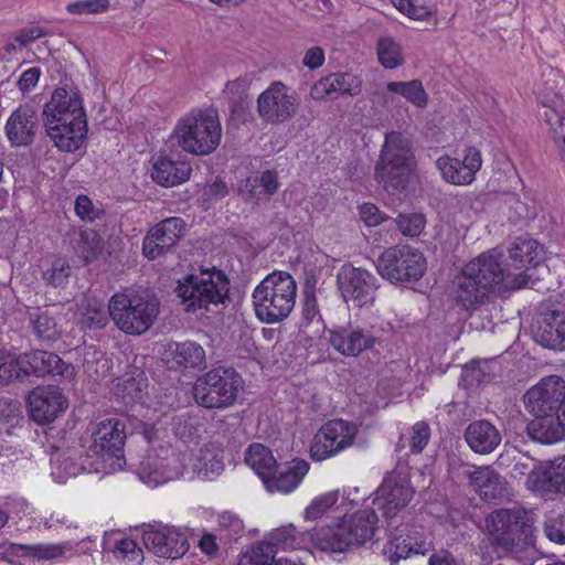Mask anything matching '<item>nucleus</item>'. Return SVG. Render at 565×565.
<instances>
[{
    "mask_svg": "<svg viewBox=\"0 0 565 565\" xmlns=\"http://www.w3.org/2000/svg\"><path fill=\"white\" fill-rule=\"evenodd\" d=\"M218 524L228 529L233 534H239L244 530L242 520L232 512L225 511L218 515Z\"/></svg>",
    "mask_w": 565,
    "mask_h": 565,
    "instance_id": "obj_61",
    "label": "nucleus"
},
{
    "mask_svg": "<svg viewBox=\"0 0 565 565\" xmlns=\"http://www.w3.org/2000/svg\"><path fill=\"white\" fill-rule=\"evenodd\" d=\"M533 416L534 419L527 424V434L533 440L553 444L564 437L565 431L561 425L558 414Z\"/></svg>",
    "mask_w": 565,
    "mask_h": 565,
    "instance_id": "obj_35",
    "label": "nucleus"
},
{
    "mask_svg": "<svg viewBox=\"0 0 565 565\" xmlns=\"http://www.w3.org/2000/svg\"><path fill=\"white\" fill-rule=\"evenodd\" d=\"M415 170L416 159L411 138L398 131L387 132L375 163V180L386 192L396 194L407 189Z\"/></svg>",
    "mask_w": 565,
    "mask_h": 565,
    "instance_id": "obj_2",
    "label": "nucleus"
},
{
    "mask_svg": "<svg viewBox=\"0 0 565 565\" xmlns=\"http://www.w3.org/2000/svg\"><path fill=\"white\" fill-rule=\"evenodd\" d=\"M242 384V377L234 369L217 367L195 381L193 395L200 406L224 408L235 402Z\"/></svg>",
    "mask_w": 565,
    "mask_h": 565,
    "instance_id": "obj_9",
    "label": "nucleus"
},
{
    "mask_svg": "<svg viewBox=\"0 0 565 565\" xmlns=\"http://www.w3.org/2000/svg\"><path fill=\"white\" fill-rule=\"evenodd\" d=\"M309 471V463L302 459H294L288 462L278 475H270L265 479V487L268 491L289 493L295 490Z\"/></svg>",
    "mask_w": 565,
    "mask_h": 565,
    "instance_id": "obj_31",
    "label": "nucleus"
},
{
    "mask_svg": "<svg viewBox=\"0 0 565 565\" xmlns=\"http://www.w3.org/2000/svg\"><path fill=\"white\" fill-rule=\"evenodd\" d=\"M277 173L274 171H265L259 177L247 180L246 186H249V193L252 198L262 200L263 198L268 199L278 189Z\"/></svg>",
    "mask_w": 565,
    "mask_h": 565,
    "instance_id": "obj_41",
    "label": "nucleus"
},
{
    "mask_svg": "<svg viewBox=\"0 0 565 565\" xmlns=\"http://www.w3.org/2000/svg\"><path fill=\"white\" fill-rule=\"evenodd\" d=\"M537 100L544 108L543 117L550 126L559 154L565 158V104L556 92V81H544L536 90Z\"/></svg>",
    "mask_w": 565,
    "mask_h": 565,
    "instance_id": "obj_18",
    "label": "nucleus"
},
{
    "mask_svg": "<svg viewBox=\"0 0 565 565\" xmlns=\"http://www.w3.org/2000/svg\"><path fill=\"white\" fill-rule=\"evenodd\" d=\"M41 71L38 67H31L22 73L18 81V87L21 92L25 93L33 88L40 78Z\"/></svg>",
    "mask_w": 565,
    "mask_h": 565,
    "instance_id": "obj_62",
    "label": "nucleus"
},
{
    "mask_svg": "<svg viewBox=\"0 0 565 565\" xmlns=\"http://www.w3.org/2000/svg\"><path fill=\"white\" fill-rule=\"evenodd\" d=\"M36 127V111L30 105H22L9 117L6 134L12 146H29L34 139Z\"/></svg>",
    "mask_w": 565,
    "mask_h": 565,
    "instance_id": "obj_24",
    "label": "nucleus"
},
{
    "mask_svg": "<svg viewBox=\"0 0 565 565\" xmlns=\"http://www.w3.org/2000/svg\"><path fill=\"white\" fill-rule=\"evenodd\" d=\"M414 494L407 475L402 470L391 471L379 487L374 504L388 521H397V514L407 507Z\"/></svg>",
    "mask_w": 565,
    "mask_h": 565,
    "instance_id": "obj_15",
    "label": "nucleus"
},
{
    "mask_svg": "<svg viewBox=\"0 0 565 565\" xmlns=\"http://www.w3.org/2000/svg\"><path fill=\"white\" fill-rule=\"evenodd\" d=\"M125 440V424L117 418H107L98 423L93 431L92 449L96 455L114 458L121 467Z\"/></svg>",
    "mask_w": 565,
    "mask_h": 565,
    "instance_id": "obj_22",
    "label": "nucleus"
},
{
    "mask_svg": "<svg viewBox=\"0 0 565 565\" xmlns=\"http://www.w3.org/2000/svg\"><path fill=\"white\" fill-rule=\"evenodd\" d=\"M379 518L373 510L356 511L334 527L327 526L311 535L316 546L324 552H344L351 546H362L370 541L376 529Z\"/></svg>",
    "mask_w": 565,
    "mask_h": 565,
    "instance_id": "obj_6",
    "label": "nucleus"
},
{
    "mask_svg": "<svg viewBox=\"0 0 565 565\" xmlns=\"http://www.w3.org/2000/svg\"><path fill=\"white\" fill-rule=\"evenodd\" d=\"M361 90V83L352 74L335 73L319 79L310 90L313 99H323L332 94L358 95Z\"/></svg>",
    "mask_w": 565,
    "mask_h": 565,
    "instance_id": "obj_30",
    "label": "nucleus"
},
{
    "mask_svg": "<svg viewBox=\"0 0 565 565\" xmlns=\"http://www.w3.org/2000/svg\"><path fill=\"white\" fill-rule=\"evenodd\" d=\"M376 281L374 275L351 264L342 265L337 274V285L343 300L358 308L373 303Z\"/></svg>",
    "mask_w": 565,
    "mask_h": 565,
    "instance_id": "obj_13",
    "label": "nucleus"
},
{
    "mask_svg": "<svg viewBox=\"0 0 565 565\" xmlns=\"http://www.w3.org/2000/svg\"><path fill=\"white\" fill-rule=\"evenodd\" d=\"M142 541L154 555L171 559L182 557L190 546L185 534L169 525H149L142 533Z\"/></svg>",
    "mask_w": 565,
    "mask_h": 565,
    "instance_id": "obj_19",
    "label": "nucleus"
},
{
    "mask_svg": "<svg viewBox=\"0 0 565 565\" xmlns=\"http://www.w3.org/2000/svg\"><path fill=\"white\" fill-rule=\"evenodd\" d=\"M319 313L317 299L313 291L306 290L302 306V316L310 323Z\"/></svg>",
    "mask_w": 565,
    "mask_h": 565,
    "instance_id": "obj_63",
    "label": "nucleus"
},
{
    "mask_svg": "<svg viewBox=\"0 0 565 565\" xmlns=\"http://www.w3.org/2000/svg\"><path fill=\"white\" fill-rule=\"evenodd\" d=\"M33 330L39 339L53 340L58 334L55 319L47 312H39L31 316Z\"/></svg>",
    "mask_w": 565,
    "mask_h": 565,
    "instance_id": "obj_48",
    "label": "nucleus"
},
{
    "mask_svg": "<svg viewBox=\"0 0 565 565\" xmlns=\"http://www.w3.org/2000/svg\"><path fill=\"white\" fill-rule=\"evenodd\" d=\"M28 408L35 423L45 425L67 408V399L57 386H36L28 396Z\"/></svg>",
    "mask_w": 565,
    "mask_h": 565,
    "instance_id": "obj_21",
    "label": "nucleus"
},
{
    "mask_svg": "<svg viewBox=\"0 0 565 565\" xmlns=\"http://www.w3.org/2000/svg\"><path fill=\"white\" fill-rule=\"evenodd\" d=\"M376 53L385 68H396L403 63L401 46L391 38L384 36L377 41Z\"/></svg>",
    "mask_w": 565,
    "mask_h": 565,
    "instance_id": "obj_43",
    "label": "nucleus"
},
{
    "mask_svg": "<svg viewBox=\"0 0 565 565\" xmlns=\"http://www.w3.org/2000/svg\"><path fill=\"white\" fill-rule=\"evenodd\" d=\"M388 541L383 547V555L391 565L397 564L412 555H425L433 550V541L417 525L388 521L386 523Z\"/></svg>",
    "mask_w": 565,
    "mask_h": 565,
    "instance_id": "obj_10",
    "label": "nucleus"
},
{
    "mask_svg": "<svg viewBox=\"0 0 565 565\" xmlns=\"http://www.w3.org/2000/svg\"><path fill=\"white\" fill-rule=\"evenodd\" d=\"M71 276V267L63 259H56L52 266L43 271V279L47 285L61 287L66 284Z\"/></svg>",
    "mask_w": 565,
    "mask_h": 565,
    "instance_id": "obj_51",
    "label": "nucleus"
},
{
    "mask_svg": "<svg viewBox=\"0 0 565 565\" xmlns=\"http://www.w3.org/2000/svg\"><path fill=\"white\" fill-rule=\"evenodd\" d=\"M323 62L324 51L320 46H312L307 50L302 60V64L310 70L320 67Z\"/></svg>",
    "mask_w": 565,
    "mask_h": 565,
    "instance_id": "obj_64",
    "label": "nucleus"
},
{
    "mask_svg": "<svg viewBox=\"0 0 565 565\" xmlns=\"http://www.w3.org/2000/svg\"><path fill=\"white\" fill-rule=\"evenodd\" d=\"M513 461L514 463L511 470L512 477L522 478L527 476L525 484L527 489H530L531 476L535 472H540L544 467L539 466L533 458L521 454L514 456Z\"/></svg>",
    "mask_w": 565,
    "mask_h": 565,
    "instance_id": "obj_50",
    "label": "nucleus"
},
{
    "mask_svg": "<svg viewBox=\"0 0 565 565\" xmlns=\"http://www.w3.org/2000/svg\"><path fill=\"white\" fill-rule=\"evenodd\" d=\"M339 499L338 491L327 492L317 497L305 510L307 520H316L323 515V513L333 507Z\"/></svg>",
    "mask_w": 565,
    "mask_h": 565,
    "instance_id": "obj_49",
    "label": "nucleus"
},
{
    "mask_svg": "<svg viewBox=\"0 0 565 565\" xmlns=\"http://www.w3.org/2000/svg\"><path fill=\"white\" fill-rule=\"evenodd\" d=\"M52 463V476L60 483L66 482L70 477L78 475L83 469L82 465L76 462L74 458L65 456L64 454L57 455Z\"/></svg>",
    "mask_w": 565,
    "mask_h": 565,
    "instance_id": "obj_46",
    "label": "nucleus"
},
{
    "mask_svg": "<svg viewBox=\"0 0 565 565\" xmlns=\"http://www.w3.org/2000/svg\"><path fill=\"white\" fill-rule=\"evenodd\" d=\"M356 427L343 419L327 422L315 435L310 445L313 460L322 461L353 445Z\"/></svg>",
    "mask_w": 565,
    "mask_h": 565,
    "instance_id": "obj_14",
    "label": "nucleus"
},
{
    "mask_svg": "<svg viewBox=\"0 0 565 565\" xmlns=\"http://www.w3.org/2000/svg\"><path fill=\"white\" fill-rule=\"evenodd\" d=\"M109 0H78L66 6L72 14H96L109 9Z\"/></svg>",
    "mask_w": 565,
    "mask_h": 565,
    "instance_id": "obj_52",
    "label": "nucleus"
},
{
    "mask_svg": "<svg viewBox=\"0 0 565 565\" xmlns=\"http://www.w3.org/2000/svg\"><path fill=\"white\" fill-rule=\"evenodd\" d=\"M430 437V428L425 422H418L412 426L408 436L402 435L399 438L398 448L406 447V441L412 452L419 454L426 447Z\"/></svg>",
    "mask_w": 565,
    "mask_h": 565,
    "instance_id": "obj_42",
    "label": "nucleus"
},
{
    "mask_svg": "<svg viewBox=\"0 0 565 565\" xmlns=\"http://www.w3.org/2000/svg\"><path fill=\"white\" fill-rule=\"evenodd\" d=\"M297 285L291 275L275 271L267 275L253 292L257 318L266 323L286 319L296 303Z\"/></svg>",
    "mask_w": 565,
    "mask_h": 565,
    "instance_id": "obj_4",
    "label": "nucleus"
},
{
    "mask_svg": "<svg viewBox=\"0 0 565 565\" xmlns=\"http://www.w3.org/2000/svg\"><path fill=\"white\" fill-rule=\"evenodd\" d=\"M379 274L392 282L415 281L423 277L426 259L423 254L408 246H393L379 257Z\"/></svg>",
    "mask_w": 565,
    "mask_h": 565,
    "instance_id": "obj_11",
    "label": "nucleus"
},
{
    "mask_svg": "<svg viewBox=\"0 0 565 565\" xmlns=\"http://www.w3.org/2000/svg\"><path fill=\"white\" fill-rule=\"evenodd\" d=\"M72 108L77 110L84 109L82 99L77 92L67 90L65 88H56L46 103L43 110V120L57 118L66 113L73 111Z\"/></svg>",
    "mask_w": 565,
    "mask_h": 565,
    "instance_id": "obj_36",
    "label": "nucleus"
},
{
    "mask_svg": "<svg viewBox=\"0 0 565 565\" xmlns=\"http://www.w3.org/2000/svg\"><path fill=\"white\" fill-rule=\"evenodd\" d=\"M394 222L405 236H418L425 227V217L422 214H401Z\"/></svg>",
    "mask_w": 565,
    "mask_h": 565,
    "instance_id": "obj_53",
    "label": "nucleus"
},
{
    "mask_svg": "<svg viewBox=\"0 0 565 565\" xmlns=\"http://www.w3.org/2000/svg\"><path fill=\"white\" fill-rule=\"evenodd\" d=\"M298 98L282 82H273L257 98L259 117L271 125L290 120L297 113Z\"/></svg>",
    "mask_w": 565,
    "mask_h": 565,
    "instance_id": "obj_12",
    "label": "nucleus"
},
{
    "mask_svg": "<svg viewBox=\"0 0 565 565\" xmlns=\"http://www.w3.org/2000/svg\"><path fill=\"white\" fill-rule=\"evenodd\" d=\"M252 82V75H242L226 83L224 94H226L234 103H242L247 95V90L249 89Z\"/></svg>",
    "mask_w": 565,
    "mask_h": 565,
    "instance_id": "obj_54",
    "label": "nucleus"
},
{
    "mask_svg": "<svg viewBox=\"0 0 565 565\" xmlns=\"http://www.w3.org/2000/svg\"><path fill=\"white\" fill-rule=\"evenodd\" d=\"M75 211L82 220L93 221L96 218V211L93 202L87 195L77 196L75 201Z\"/></svg>",
    "mask_w": 565,
    "mask_h": 565,
    "instance_id": "obj_60",
    "label": "nucleus"
},
{
    "mask_svg": "<svg viewBox=\"0 0 565 565\" xmlns=\"http://www.w3.org/2000/svg\"><path fill=\"white\" fill-rule=\"evenodd\" d=\"M386 89L403 96L417 107H425L427 105V95L422 82L418 79L409 82H390L386 85Z\"/></svg>",
    "mask_w": 565,
    "mask_h": 565,
    "instance_id": "obj_39",
    "label": "nucleus"
},
{
    "mask_svg": "<svg viewBox=\"0 0 565 565\" xmlns=\"http://www.w3.org/2000/svg\"><path fill=\"white\" fill-rule=\"evenodd\" d=\"M228 291L230 281L221 270L189 275L177 287L178 297L188 312L207 310L211 305L223 303Z\"/></svg>",
    "mask_w": 565,
    "mask_h": 565,
    "instance_id": "obj_8",
    "label": "nucleus"
},
{
    "mask_svg": "<svg viewBox=\"0 0 565 565\" xmlns=\"http://www.w3.org/2000/svg\"><path fill=\"white\" fill-rule=\"evenodd\" d=\"M297 536V529L292 524H288L273 530L268 535V540L257 542L256 544H268L271 547L274 563L276 556V547L281 546L282 548H292L296 544Z\"/></svg>",
    "mask_w": 565,
    "mask_h": 565,
    "instance_id": "obj_44",
    "label": "nucleus"
},
{
    "mask_svg": "<svg viewBox=\"0 0 565 565\" xmlns=\"http://www.w3.org/2000/svg\"><path fill=\"white\" fill-rule=\"evenodd\" d=\"M534 338L550 349L565 348V311L552 309L542 312L533 330Z\"/></svg>",
    "mask_w": 565,
    "mask_h": 565,
    "instance_id": "obj_23",
    "label": "nucleus"
},
{
    "mask_svg": "<svg viewBox=\"0 0 565 565\" xmlns=\"http://www.w3.org/2000/svg\"><path fill=\"white\" fill-rule=\"evenodd\" d=\"M530 490L542 493L565 492V459L551 465L531 476Z\"/></svg>",
    "mask_w": 565,
    "mask_h": 565,
    "instance_id": "obj_33",
    "label": "nucleus"
},
{
    "mask_svg": "<svg viewBox=\"0 0 565 565\" xmlns=\"http://www.w3.org/2000/svg\"><path fill=\"white\" fill-rule=\"evenodd\" d=\"M23 358L28 377L31 375L41 377L47 374H57L64 379H72L74 375L73 366L65 363L53 352L35 350L23 353Z\"/></svg>",
    "mask_w": 565,
    "mask_h": 565,
    "instance_id": "obj_25",
    "label": "nucleus"
},
{
    "mask_svg": "<svg viewBox=\"0 0 565 565\" xmlns=\"http://www.w3.org/2000/svg\"><path fill=\"white\" fill-rule=\"evenodd\" d=\"M108 311L118 329L139 335L153 324L159 313V302L140 295L116 294L109 300Z\"/></svg>",
    "mask_w": 565,
    "mask_h": 565,
    "instance_id": "obj_7",
    "label": "nucleus"
},
{
    "mask_svg": "<svg viewBox=\"0 0 565 565\" xmlns=\"http://www.w3.org/2000/svg\"><path fill=\"white\" fill-rule=\"evenodd\" d=\"M115 556L118 559L139 562L142 558V550L131 539L120 540L114 551Z\"/></svg>",
    "mask_w": 565,
    "mask_h": 565,
    "instance_id": "obj_55",
    "label": "nucleus"
},
{
    "mask_svg": "<svg viewBox=\"0 0 565 565\" xmlns=\"http://www.w3.org/2000/svg\"><path fill=\"white\" fill-rule=\"evenodd\" d=\"M461 163L463 166L465 174H468L471 178V181H473L476 173L480 170L482 164L480 150L475 147L467 148Z\"/></svg>",
    "mask_w": 565,
    "mask_h": 565,
    "instance_id": "obj_57",
    "label": "nucleus"
},
{
    "mask_svg": "<svg viewBox=\"0 0 565 565\" xmlns=\"http://www.w3.org/2000/svg\"><path fill=\"white\" fill-rule=\"evenodd\" d=\"M185 231L181 217H168L149 230L142 243L143 255L156 259L173 248Z\"/></svg>",
    "mask_w": 565,
    "mask_h": 565,
    "instance_id": "obj_20",
    "label": "nucleus"
},
{
    "mask_svg": "<svg viewBox=\"0 0 565 565\" xmlns=\"http://www.w3.org/2000/svg\"><path fill=\"white\" fill-rule=\"evenodd\" d=\"M163 360L170 367H198L204 364L205 351L195 342H175L169 344Z\"/></svg>",
    "mask_w": 565,
    "mask_h": 565,
    "instance_id": "obj_32",
    "label": "nucleus"
},
{
    "mask_svg": "<svg viewBox=\"0 0 565 565\" xmlns=\"http://www.w3.org/2000/svg\"><path fill=\"white\" fill-rule=\"evenodd\" d=\"M66 113L57 118L43 120L49 137L55 146L67 152L77 150L87 134V121L84 109Z\"/></svg>",
    "mask_w": 565,
    "mask_h": 565,
    "instance_id": "obj_16",
    "label": "nucleus"
},
{
    "mask_svg": "<svg viewBox=\"0 0 565 565\" xmlns=\"http://www.w3.org/2000/svg\"><path fill=\"white\" fill-rule=\"evenodd\" d=\"M22 354H15L0 350V385H7L13 381H22L28 377Z\"/></svg>",
    "mask_w": 565,
    "mask_h": 565,
    "instance_id": "obj_38",
    "label": "nucleus"
},
{
    "mask_svg": "<svg viewBox=\"0 0 565 565\" xmlns=\"http://www.w3.org/2000/svg\"><path fill=\"white\" fill-rule=\"evenodd\" d=\"M237 565H274L271 547L268 544H253L242 554Z\"/></svg>",
    "mask_w": 565,
    "mask_h": 565,
    "instance_id": "obj_47",
    "label": "nucleus"
},
{
    "mask_svg": "<svg viewBox=\"0 0 565 565\" xmlns=\"http://www.w3.org/2000/svg\"><path fill=\"white\" fill-rule=\"evenodd\" d=\"M436 166L443 178L451 184L463 185L472 182L471 178L465 174L463 166L459 159H452L448 156L440 157L436 161Z\"/></svg>",
    "mask_w": 565,
    "mask_h": 565,
    "instance_id": "obj_40",
    "label": "nucleus"
},
{
    "mask_svg": "<svg viewBox=\"0 0 565 565\" xmlns=\"http://www.w3.org/2000/svg\"><path fill=\"white\" fill-rule=\"evenodd\" d=\"M565 399V381L557 375L542 379L524 395V405L532 415L558 414Z\"/></svg>",
    "mask_w": 565,
    "mask_h": 565,
    "instance_id": "obj_17",
    "label": "nucleus"
},
{
    "mask_svg": "<svg viewBox=\"0 0 565 565\" xmlns=\"http://www.w3.org/2000/svg\"><path fill=\"white\" fill-rule=\"evenodd\" d=\"M145 383L142 380L127 377L119 380L114 388L115 395L126 405L132 404L142 397Z\"/></svg>",
    "mask_w": 565,
    "mask_h": 565,
    "instance_id": "obj_45",
    "label": "nucleus"
},
{
    "mask_svg": "<svg viewBox=\"0 0 565 565\" xmlns=\"http://www.w3.org/2000/svg\"><path fill=\"white\" fill-rule=\"evenodd\" d=\"M465 439L472 451L487 455L500 445L502 437L492 423L479 419L468 425L465 430Z\"/></svg>",
    "mask_w": 565,
    "mask_h": 565,
    "instance_id": "obj_28",
    "label": "nucleus"
},
{
    "mask_svg": "<svg viewBox=\"0 0 565 565\" xmlns=\"http://www.w3.org/2000/svg\"><path fill=\"white\" fill-rule=\"evenodd\" d=\"M192 168L183 161H173L167 158H159L153 164L151 178L163 186H174L186 181Z\"/></svg>",
    "mask_w": 565,
    "mask_h": 565,
    "instance_id": "obj_34",
    "label": "nucleus"
},
{
    "mask_svg": "<svg viewBox=\"0 0 565 565\" xmlns=\"http://www.w3.org/2000/svg\"><path fill=\"white\" fill-rule=\"evenodd\" d=\"M24 548L30 555L44 559L55 558L63 552V548L57 545H33Z\"/></svg>",
    "mask_w": 565,
    "mask_h": 565,
    "instance_id": "obj_59",
    "label": "nucleus"
},
{
    "mask_svg": "<svg viewBox=\"0 0 565 565\" xmlns=\"http://www.w3.org/2000/svg\"><path fill=\"white\" fill-rule=\"evenodd\" d=\"M501 259L502 253L492 248L463 265L452 282L456 302L473 310L486 302L497 286L511 290L525 287L527 276L504 269Z\"/></svg>",
    "mask_w": 565,
    "mask_h": 565,
    "instance_id": "obj_1",
    "label": "nucleus"
},
{
    "mask_svg": "<svg viewBox=\"0 0 565 565\" xmlns=\"http://www.w3.org/2000/svg\"><path fill=\"white\" fill-rule=\"evenodd\" d=\"M541 257V248L539 243L532 238L516 237L509 249V258L511 263L502 267L510 269L511 273H523L527 276L531 275L527 270L537 266Z\"/></svg>",
    "mask_w": 565,
    "mask_h": 565,
    "instance_id": "obj_27",
    "label": "nucleus"
},
{
    "mask_svg": "<svg viewBox=\"0 0 565 565\" xmlns=\"http://www.w3.org/2000/svg\"><path fill=\"white\" fill-rule=\"evenodd\" d=\"M469 486L483 499H497L503 497L507 490V481L492 467L481 466L463 471Z\"/></svg>",
    "mask_w": 565,
    "mask_h": 565,
    "instance_id": "obj_26",
    "label": "nucleus"
},
{
    "mask_svg": "<svg viewBox=\"0 0 565 565\" xmlns=\"http://www.w3.org/2000/svg\"><path fill=\"white\" fill-rule=\"evenodd\" d=\"M330 343L343 355L356 356L362 351L373 348L375 338L362 329L341 328L331 332Z\"/></svg>",
    "mask_w": 565,
    "mask_h": 565,
    "instance_id": "obj_29",
    "label": "nucleus"
},
{
    "mask_svg": "<svg viewBox=\"0 0 565 565\" xmlns=\"http://www.w3.org/2000/svg\"><path fill=\"white\" fill-rule=\"evenodd\" d=\"M360 216L369 226H377L386 220L384 213L371 203H365L360 207Z\"/></svg>",
    "mask_w": 565,
    "mask_h": 565,
    "instance_id": "obj_58",
    "label": "nucleus"
},
{
    "mask_svg": "<svg viewBox=\"0 0 565 565\" xmlns=\"http://www.w3.org/2000/svg\"><path fill=\"white\" fill-rule=\"evenodd\" d=\"M245 461L260 477L264 483L265 479H268L277 467L271 451L262 444H252L247 448Z\"/></svg>",
    "mask_w": 565,
    "mask_h": 565,
    "instance_id": "obj_37",
    "label": "nucleus"
},
{
    "mask_svg": "<svg viewBox=\"0 0 565 565\" xmlns=\"http://www.w3.org/2000/svg\"><path fill=\"white\" fill-rule=\"evenodd\" d=\"M178 146L195 156L212 153L220 146L222 127L215 109L191 111L174 129Z\"/></svg>",
    "mask_w": 565,
    "mask_h": 565,
    "instance_id": "obj_5",
    "label": "nucleus"
},
{
    "mask_svg": "<svg viewBox=\"0 0 565 565\" xmlns=\"http://www.w3.org/2000/svg\"><path fill=\"white\" fill-rule=\"evenodd\" d=\"M486 527L491 545L502 555L521 553L533 544L531 518L522 508L491 512L486 518Z\"/></svg>",
    "mask_w": 565,
    "mask_h": 565,
    "instance_id": "obj_3",
    "label": "nucleus"
},
{
    "mask_svg": "<svg viewBox=\"0 0 565 565\" xmlns=\"http://www.w3.org/2000/svg\"><path fill=\"white\" fill-rule=\"evenodd\" d=\"M544 532L550 541L565 544V518L562 515L550 516L544 523Z\"/></svg>",
    "mask_w": 565,
    "mask_h": 565,
    "instance_id": "obj_56",
    "label": "nucleus"
}]
</instances>
